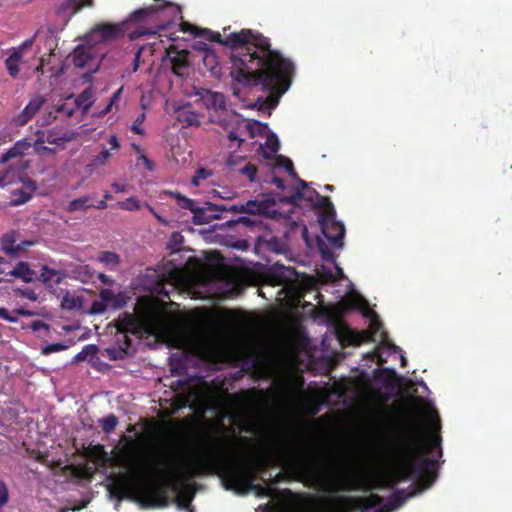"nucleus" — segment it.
Returning <instances> with one entry per match:
<instances>
[{
	"instance_id": "obj_1",
	"label": "nucleus",
	"mask_w": 512,
	"mask_h": 512,
	"mask_svg": "<svg viewBox=\"0 0 512 512\" xmlns=\"http://www.w3.org/2000/svg\"><path fill=\"white\" fill-rule=\"evenodd\" d=\"M210 446L202 450L192 461L171 466L168 470L150 467L138 452L139 443L131 436L123 434L120 441L125 444L118 450L113 449L109 456L102 444L90 445L86 454L90 461L101 468H107L113 462L127 469L126 473L111 476L108 486L111 498L119 502L128 495L132 485L146 477L150 472L162 473L170 481L190 479L195 476L217 474L226 490L237 494L256 492L257 496L273 497L277 492L278 480L265 485L255 484L259 471L258 464L238 454L234 449V439L228 436H210Z\"/></svg>"
},
{
	"instance_id": "obj_2",
	"label": "nucleus",
	"mask_w": 512,
	"mask_h": 512,
	"mask_svg": "<svg viewBox=\"0 0 512 512\" xmlns=\"http://www.w3.org/2000/svg\"><path fill=\"white\" fill-rule=\"evenodd\" d=\"M419 429H414L410 435H402L393 439L385 450V457L394 469V475H381L373 479H365L356 475H339L326 477L322 473V463L306 445H298L285 451V459L289 467L303 477L315 480L323 491L328 492H370L374 489H392L400 480L418 477L419 491L431 486L436 478L437 462L427 455L434 448H440L441 437L434 435L420 440Z\"/></svg>"
},
{
	"instance_id": "obj_3",
	"label": "nucleus",
	"mask_w": 512,
	"mask_h": 512,
	"mask_svg": "<svg viewBox=\"0 0 512 512\" xmlns=\"http://www.w3.org/2000/svg\"><path fill=\"white\" fill-rule=\"evenodd\" d=\"M189 30L195 36L210 34V41L232 50L230 76L233 81L243 87L260 86L263 92L268 93L265 99H257L259 110L277 107L281 96L291 86L295 65L271 48L268 37L251 29H241L223 37L219 32L199 30L189 23L182 24V31Z\"/></svg>"
},
{
	"instance_id": "obj_4",
	"label": "nucleus",
	"mask_w": 512,
	"mask_h": 512,
	"mask_svg": "<svg viewBox=\"0 0 512 512\" xmlns=\"http://www.w3.org/2000/svg\"><path fill=\"white\" fill-rule=\"evenodd\" d=\"M117 332L131 333L136 336L143 334L156 335L163 331L162 313L149 302H140L134 313L124 312L116 320Z\"/></svg>"
},
{
	"instance_id": "obj_5",
	"label": "nucleus",
	"mask_w": 512,
	"mask_h": 512,
	"mask_svg": "<svg viewBox=\"0 0 512 512\" xmlns=\"http://www.w3.org/2000/svg\"><path fill=\"white\" fill-rule=\"evenodd\" d=\"M221 127L227 131L228 139L236 141L237 147H241L245 139L242 135L246 133L250 138L263 136L268 130L267 124L254 119H244L240 114H229V117L218 120Z\"/></svg>"
},
{
	"instance_id": "obj_6",
	"label": "nucleus",
	"mask_w": 512,
	"mask_h": 512,
	"mask_svg": "<svg viewBox=\"0 0 512 512\" xmlns=\"http://www.w3.org/2000/svg\"><path fill=\"white\" fill-rule=\"evenodd\" d=\"M198 95L205 107L209 110V117L212 123H216L221 126V123L218 120L229 117V114H237L236 112L227 109L226 98L224 94L220 92L202 89L198 92Z\"/></svg>"
},
{
	"instance_id": "obj_7",
	"label": "nucleus",
	"mask_w": 512,
	"mask_h": 512,
	"mask_svg": "<svg viewBox=\"0 0 512 512\" xmlns=\"http://www.w3.org/2000/svg\"><path fill=\"white\" fill-rule=\"evenodd\" d=\"M20 234L16 231H9L5 233L0 239L1 251L12 259L18 258L27 249L35 245V241L20 240Z\"/></svg>"
},
{
	"instance_id": "obj_8",
	"label": "nucleus",
	"mask_w": 512,
	"mask_h": 512,
	"mask_svg": "<svg viewBox=\"0 0 512 512\" xmlns=\"http://www.w3.org/2000/svg\"><path fill=\"white\" fill-rule=\"evenodd\" d=\"M34 38H36V41L39 43V52L43 50L47 51V56L54 55V51L56 50L58 46V40L56 36V32L52 28L47 29H39L34 34ZM45 55L44 53L42 57L40 58V64L36 68L37 71H40L43 73V66L45 63Z\"/></svg>"
},
{
	"instance_id": "obj_9",
	"label": "nucleus",
	"mask_w": 512,
	"mask_h": 512,
	"mask_svg": "<svg viewBox=\"0 0 512 512\" xmlns=\"http://www.w3.org/2000/svg\"><path fill=\"white\" fill-rule=\"evenodd\" d=\"M190 52L188 50H178L175 45H171L167 50L162 61L169 60L172 73L179 77H184L189 67Z\"/></svg>"
},
{
	"instance_id": "obj_10",
	"label": "nucleus",
	"mask_w": 512,
	"mask_h": 512,
	"mask_svg": "<svg viewBox=\"0 0 512 512\" xmlns=\"http://www.w3.org/2000/svg\"><path fill=\"white\" fill-rule=\"evenodd\" d=\"M326 224L327 228L325 229L321 226L323 235L331 244L337 248H342L345 234L344 225L341 222L336 221L335 216H332L331 220H327Z\"/></svg>"
},
{
	"instance_id": "obj_11",
	"label": "nucleus",
	"mask_w": 512,
	"mask_h": 512,
	"mask_svg": "<svg viewBox=\"0 0 512 512\" xmlns=\"http://www.w3.org/2000/svg\"><path fill=\"white\" fill-rule=\"evenodd\" d=\"M79 137V133L70 129H51L45 134V138L42 140L51 145L61 146Z\"/></svg>"
},
{
	"instance_id": "obj_12",
	"label": "nucleus",
	"mask_w": 512,
	"mask_h": 512,
	"mask_svg": "<svg viewBox=\"0 0 512 512\" xmlns=\"http://www.w3.org/2000/svg\"><path fill=\"white\" fill-rule=\"evenodd\" d=\"M297 277V272L295 268L284 267V266H274L271 271V278L274 283L279 286L290 287L293 286L294 281Z\"/></svg>"
},
{
	"instance_id": "obj_13",
	"label": "nucleus",
	"mask_w": 512,
	"mask_h": 512,
	"mask_svg": "<svg viewBox=\"0 0 512 512\" xmlns=\"http://www.w3.org/2000/svg\"><path fill=\"white\" fill-rule=\"evenodd\" d=\"M46 99L42 95L34 96L29 103L25 106L23 111L15 118L17 125L23 126L31 120L35 114L40 110Z\"/></svg>"
},
{
	"instance_id": "obj_14",
	"label": "nucleus",
	"mask_w": 512,
	"mask_h": 512,
	"mask_svg": "<svg viewBox=\"0 0 512 512\" xmlns=\"http://www.w3.org/2000/svg\"><path fill=\"white\" fill-rule=\"evenodd\" d=\"M168 6L167 4L157 7L155 5H150L147 7H142L134 12H132L129 16V21L131 22H146L152 19H156L160 16L161 13L164 12V8Z\"/></svg>"
},
{
	"instance_id": "obj_15",
	"label": "nucleus",
	"mask_w": 512,
	"mask_h": 512,
	"mask_svg": "<svg viewBox=\"0 0 512 512\" xmlns=\"http://www.w3.org/2000/svg\"><path fill=\"white\" fill-rule=\"evenodd\" d=\"M36 190L37 184L33 180L24 181L20 188L13 190L11 204L17 206L26 203Z\"/></svg>"
},
{
	"instance_id": "obj_16",
	"label": "nucleus",
	"mask_w": 512,
	"mask_h": 512,
	"mask_svg": "<svg viewBox=\"0 0 512 512\" xmlns=\"http://www.w3.org/2000/svg\"><path fill=\"white\" fill-rule=\"evenodd\" d=\"M92 34H97L100 41L116 39L124 34L120 25L111 23H100L94 26Z\"/></svg>"
},
{
	"instance_id": "obj_17",
	"label": "nucleus",
	"mask_w": 512,
	"mask_h": 512,
	"mask_svg": "<svg viewBox=\"0 0 512 512\" xmlns=\"http://www.w3.org/2000/svg\"><path fill=\"white\" fill-rule=\"evenodd\" d=\"M317 203L315 206L319 209L318 213V221L320 226H323V228H327V220H331L332 216H336L335 209L333 206V203L331 202L330 198L328 196H322L317 198Z\"/></svg>"
},
{
	"instance_id": "obj_18",
	"label": "nucleus",
	"mask_w": 512,
	"mask_h": 512,
	"mask_svg": "<svg viewBox=\"0 0 512 512\" xmlns=\"http://www.w3.org/2000/svg\"><path fill=\"white\" fill-rule=\"evenodd\" d=\"M7 276L21 279L25 283H31L36 279L37 273L28 262L20 261L7 272Z\"/></svg>"
},
{
	"instance_id": "obj_19",
	"label": "nucleus",
	"mask_w": 512,
	"mask_h": 512,
	"mask_svg": "<svg viewBox=\"0 0 512 512\" xmlns=\"http://www.w3.org/2000/svg\"><path fill=\"white\" fill-rule=\"evenodd\" d=\"M116 340L119 348L117 350H108V355L113 360L123 359L128 354V350L132 347V340L126 332H117Z\"/></svg>"
},
{
	"instance_id": "obj_20",
	"label": "nucleus",
	"mask_w": 512,
	"mask_h": 512,
	"mask_svg": "<svg viewBox=\"0 0 512 512\" xmlns=\"http://www.w3.org/2000/svg\"><path fill=\"white\" fill-rule=\"evenodd\" d=\"M143 500L150 507H165L168 503L166 489L162 486L156 487L148 491Z\"/></svg>"
},
{
	"instance_id": "obj_21",
	"label": "nucleus",
	"mask_w": 512,
	"mask_h": 512,
	"mask_svg": "<svg viewBox=\"0 0 512 512\" xmlns=\"http://www.w3.org/2000/svg\"><path fill=\"white\" fill-rule=\"evenodd\" d=\"M175 113L177 121L185 127L200 125L199 114L193 111L190 105L176 109Z\"/></svg>"
},
{
	"instance_id": "obj_22",
	"label": "nucleus",
	"mask_w": 512,
	"mask_h": 512,
	"mask_svg": "<svg viewBox=\"0 0 512 512\" xmlns=\"http://www.w3.org/2000/svg\"><path fill=\"white\" fill-rule=\"evenodd\" d=\"M194 495V491L188 486L179 488L176 496L177 506L187 512H195V508L191 505Z\"/></svg>"
},
{
	"instance_id": "obj_23",
	"label": "nucleus",
	"mask_w": 512,
	"mask_h": 512,
	"mask_svg": "<svg viewBox=\"0 0 512 512\" xmlns=\"http://www.w3.org/2000/svg\"><path fill=\"white\" fill-rule=\"evenodd\" d=\"M93 0H66L60 7L59 12L66 16H73L82 8L91 7Z\"/></svg>"
},
{
	"instance_id": "obj_24",
	"label": "nucleus",
	"mask_w": 512,
	"mask_h": 512,
	"mask_svg": "<svg viewBox=\"0 0 512 512\" xmlns=\"http://www.w3.org/2000/svg\"><path fill=\"white\" fill-rule=\"evenodd\" d=\"M32 148L30 142L26 140L17 141L2 157L3 162H7L11 158L25 155Z\"/></svg>"
},
{
	"instance_id": "obj_25",
	"label": "nucleus",
	"mask_w": 512,
	"mask_h": 512,
	"mask_svg": "<svg viewBox=\"0 0 512 512\" xmlns=\"http://www.w3.org/2000/svg\"><path fill=\"white\" fill-rule=\"evenodd\" d=\"M83 307V297L76 295L74 292L67 291L62 300H61V308L64 310H76L82 309Z\"/></svg>"
},
{
	"instance_id": "obj_26",
	"label": "nucleus",
	"mask_w": 512,
	"mask_h": 512,
	"mask_svg": "<svg viewBox=\"0 0 512 512\" xmlns=\"http://www.w3.org/2000/svg\"><path fill=\"white\" fill-rule=\"evenodd\" d=\"M298 184L301 189H298L292 196L293 200L305 198L306 200L313 202L315 199L320 197V194L314 188H309L307 182L304 180L298 179Z\"/></svg>"
},
{
	"instance_id": "obj_27",
	"label": "nucleus",
	"mask_w": 512,
	"mask_h": 512,
	"mask_svg": "<svg viewBox=\"0 0 512 512\" xmlns=\"http://www.w3.org/2000/svg\"><path fill=\"white\" fill-rule=\"evenodd\" d=\"M272 202L269 200H249L244 203L245 213L247 214H265L270 208Z\"/></svg>"
},
{
	"instance_id": "obj_28",
	"label": "nucleus",
	"mask_w": 512,
	"mask_h": 512,
	"mask_svg": "<svg viewBox=\"0 0 512 512\" xmlns=\"http://www.w3.org/2000/svg\"><path fill=\"white\" fill-rule=\"evenodd\" d=\"M21 59V51H13V53L5 60V67L12 78H16L19 75V63Z\"/></svg>"
},
{
	"instance_id": "obj_29",
	"label": "nucleus",
	"mask_w": 512,
	"mask_h": 512,
	"mask_svg": "<svg viewBox=\"0 0 512 512\" xmlns=\"http://www.w3.org/2000/svg\"><path fill=\"white\" fill-rule=\"evenodd\" d=\"M64 278V273L59 270L52 269L47 265H43L41 268L40 279L43 283H48L51 281H55L57 284L62 281Z\"/></svg>"
},
{
	"instance_id": "obj_30",
	"label": "nucleus",
	"mask_w": 512,
	"mask_h": 512,
	"mask_svg": "<svg viewBox=\"0 0 512 512\" xmlns=\"http://www.w3.org/2000/svg\"><path fill=\"white\" fill-rule=\"evenodd\" d=\"M98 261L103 263L110 270L116 269L120 263L119 256L115 252L110 251L100 252Z\"/></svg>"
},
{
	"instance_id": "obj_31",
	"label": "nucleus",
	"mask_w": 512,
	"mask_h": 512,
	"mask_svg": "<svg viewBox=\"0 0 512 512\" xmlns=\"http://www.w3.org/2000/svg\"><path fill=\"white\" fill-rule=\"evenodd\" d=\"M93 96L94 93L91 88H87L84 91H82L77 98L74 100V105L78 109L80 107H83L84 109L90 108V106L93 103Z\"/></svg>"
},
{
	"instance_id": "obj_32",
	"label": "nucleus",
	"mask_w": 512,
	"mask_h": 512,
	"mask_svg": "<svg viewBox=\"0 0 512 512\" xmlns=\"http://www.w3.org/2000/svg\"><path fill=\"white\" fill-rule=\"evenodd\" d=\"M88 202L89 197L87 196L76 198L69 202L66 211L72 213L79 210H86L91 207L90 205H88Z\"/></svg>"
},
{
	"instance_id": "obj_33",
	"label": "nucleus",
	"mask_w": 512,
	"mask_h": 512,
	"mask_svg": "<svg viewBox=\"0 0 512 512\" xmlns=\"http://www.w3.org/2000/svg\"><path fill=\"white\" fill-rule=\"evenodd\" d=\"M99 425L103 432L110 434L113 432L118 425V418L114 414H110L99 420Z\"/></svg>"
},
{
	"instance_id": "obj_34",
	"label": "nucleus",
	"mask_w": 512,
	"mask_h": 512,
	"mask_svg": "<svg viewBox=\"0 0 512 512\" xmlns=\"http://www.w3.org/2000/svg\"><path fill=\"white\" fill-rule=\"evenodd\" d=\"M170 194L177 200V204L182 208L189 211H194L196 203L194 200L182 195L179 192H170Z\"/></svg>"
},
{
	"instance_id": "obj_35",
	"label": "nucleus",
	"mask_w": 512,
	"mask_h": 512,
	"mask_svg": "<svg viewBox=\"0 0 512 512\" xmlns=\"http://www.w3.org/2000/svg\"><path fill=\"white\" fill-rule=\"evenodd\" d=\"M193 213V223L196 225L208 224L211 216L207 215L204 208L196 206Z\"/></svg>"
},
{
	"instance_id": "obj_36",
	"label": "nucleus",
	"mask_w": 512,
	"mask_h": 512,
	"mask_svg": "<svg viewBox=\"0 0 512 512\" xmlns=\"http://www.w3.org/2000/svg\"><path fill=\"white\" fill-rule=\"evenodd\" d=\"M276 163L278 166L284 167L292 178H298V175L293 166V162L288 157L279 155L276 158Z\"/></svg>"
},
{
	"instance_id": "obj_37",
	"label": "nucleus",
	"mask_w": 512,
	"mask_h": 512,
	"mask_svg": "<svg viewBox=\"0 0 512 512\" xmlns=\"http://www.w3.org/2000/svg\"><path fill=\"white\" fill-rule=\"evenodd\" d=\"M263 148L269 150L271 154H275L280 149V143L277 135L275 133H270L267 135L265 144Z\"/></svg>"
},
{
	"instance_id": "obj_38",
	"label": "nucleus",
	"mask_w": 512,
	"mask_h": 512,
	"mask_svg": "<svg viewBox=\"0 0 512 512\" xmlns=\"http://www.w3.org/2000/svg\"><path fill=\"white\" fill-rule=\"evenodd\" d=\"M117 206L125 211H137L140 209V203L135 197H130L124 201H120Z\"/></svg>"
},
{
	"instance_id": "obj_39",
	"label": "nucleus",
	"mask_w": 512,
	"mask_h": 512,
	"mask_svg": "<svg viewBox=\"0 0 512 512\" xmlns=\"http://www.w3.org/2000/svg\"><path fill=\"white\" fill-rule=\"evenodd\" d=\"M317 246L322 260L327 262L334 260V253L325 242L319 240Z\"/></svg>"
},
{
	"instance_id": "obj_40",
	"label": "nucleus",
	"mask_w": 512,
	"mask_h": 512,
	"mask_svg": "<svg viewBox=\"0 0 512 512\" xmlns=\"http://www.w3.org/2000/svg\"><path fill=\"white\" fill-rule=\"evenodd\" d=\"M211 175H212V172L210 170H207L205 168H199V169L196 170L195 175L192 177L191 183L194 186H199L200 182L202 180L207 179Z\"/></svg>"
},
{
	"instance_id": "obj_41",
	"label": "nucleus",
	"mask_w": 512,
	"mask_h": 512,
	"mask_svg": "<svg viewBox=\"0 0 512 512\" xmlns=\"http://www.w3.org/2000/svg\"><path fill=\"white\" fill-rule=\"evenodd\" d=\"M89 58L90 56L83 49H77L73 57V62L77 67H84Z\"/></svg>"
},
{
	"instance_id": "obj_42",
	"label": "nucleus",
	"mask_w": 512,
	"mask_h": 512,
	"mask_svg": "<svg viewBox=\"0 0 512 512\" xmlns=\"http://www.w3.org/2000/svg\"><path fill=\"white\" fill-rule=\"evenodd\" d=\"M133 147L136 150V152L140 153L137 158V165L142 164L148 171H152L154 167L153 162L149 158H147L143 153H141V148L139 146L133 144Z\"/></svg>"
},
{
	"instance_id": "obj_43",
	"label": "nucleus",
	"mask_w": 512,
	"mask_h": 512,
	"mask_svg": "<svg viewBox=\"0 0 512 512\" xmlns=\"http://www.w3.org/2000/svg\"><path fill=\"white\" fill-rule=\"evenodd\" d=\"M67 349V345L63 343H51L42 347L41 353L43 355H49L51 353L60 352Z\"/></svg>"
},
{
	"instance_id": "obj_44",
	"label": "nucleus",
	"mask_w": 512,
	"mask_h": 512,
	"mask_svg": "<svg viewBox=\"0 0 512 512\" xmlns=\"http://www.w3.org/2000/svg\"><path fill=\"white\" fill-rule=\"evenodd\" d=\"M241 174L246 176L249 181L253 182L256 180L257 167L252 163H247L243 168L240 169Z\"/></svg>"
},
{
	"instance_id": "obj_45",
	"label": "nucleus",
	"mask_w": 512,
	"mask_h": 512,
	"mask_svg": "<svg viewBox=\"0 0 512 512\" xmlns=\"http://www.w3.org/2000/svg\"><path fill=\"white\" fill-rule=\"evenodd\" d=\"M76 109L77 108L75 107L74 103L71 105L66 102L58 105L56 108V112L65 115L67 118H70L73 116Z\"/></svg>"
},
{
	"instance_id": "obj_46",
	"label": "nucleus",
	"mask_w": 512,
	"mask_h": 512,
	"mask_svg": "<svg viewBox=\"0 0 512 512\" xmlns=\"http://www.w3.org/2000/svg\"><path fill=\"white\" fill-rule=\"evenodd\" d=\"M144 120H145V113H140L134 120V122L131 126V130L136 134L142 135L144 133V130L142 128V124H143Z\"/></svg>"
},
{
	"instance_id": "obj_47",
	"label": "nucleus",
	"mask_w": 512,
	"mask_h": 512,
	"mask_svg": "<svg viewBox=\"0 0 512 512\" xmlns=\"http://www.w3.org/2000/svg\"><path fill=\"white\" fill-rule=\"evenodd\" d=\"M111 157V153L108 149H103L94 159V163L96 165H105L109 158Z\"/></svg>"
},
{
	"instance_id": "obj_48",
	"label": "nucleus",
	"mask_w": 512,
	"mask_h": 512,
	"mask_svg": "<svg viewBox=\"0 0 512 512\" xmlns=\"http://www.w3.org/2000/svg\"><path fill=\"white\" fill-rule=\"evenodd\" d=\"M8 489L6 484L0 480V506L5 505L8 502Z\"/></svg>"
},
{
	"instance_id": "obj_49",
	"label": "nucleus",
	"mask_w": 512,
	"mask_h": 512,
	"mask_svg": "<svg viewBox=\"0 0 512 512\" xmlns=\"http://www.w3.org/2000/svg\"><path fill=\"white\" fill-rule=\"evenodd\" d=\"M30 328L32 329V331L37 332L41 329L49 331L50 327L46 322H43L41 320H36L30 324Z\"/></svg>"
},
{
	"instance_id": "obj_50",
	"label": "nucleus",
	"mask_w": 512,
	"mask_h": 512,
	"mask_svg": "<svg viewBox=\"0 0 512 512\" xmlns=\"http://www.w3.org/2000/svg\"><path fill=\"white\" fill-rule=\"evenodd\" d=\"M220 210L222 211H230V212H234V213H245V206L244 204H240V205H232L230 207H226V206H221V207H218Z\"/></svg>"
},
{
	"instance_id": "obj_51",
	"label": "nucleus",
	"mask_w": 512,
	"mask_h": 512,
	"mask_svg": "<svg viewBox=\"0 0 512 512\" xmlns=\"http://www.w3.org/2000/svg\"><path fill=\"white\" fill-rule=\"evenodd\" d=\"M144 49H145L144 46L139 47L137 49L136 53H135V57H134V60H133V68H132L133 72H136L139 69L140 57H141V54H142Z\"/></svg>"
},
{
	"instance_id": "obj_52",
	"label": "nucleus",
	"mask_w": 512,
	"mask_h": 512,
	"mask_svg": "<svg viewBox=\"0 0 512 512\" xmlns=\"http://www.w3.org/2000/svg\"><path fill=\"white\" fill-rule=\"evenodd\" d=\"M34 41H36V38H34V36H33L32 38L25 40L14 51H21V57H23L24 50L30 48L33 45Z\"/></svg>"
},
{
	"instance_id": "obj_53",
	"label": "nucleus",
	"mask_w": 512,
	"mask_h": 512,
	"mask_svg": "<svg viewBox=\"0 0 512 512\" xmlns=\"http://www.w3.org/2000/svg\"><path fill=\"white\" fill-rule=\"evenodd\" d=\"M11 264L2 256H0V275H7Z\"/></svg>"
},
{
	"instance_id": "obj_54",
	"label": "nucleus",
	"mask_w": 512,
	"mask_h": 512,
	"mask_svg": "<svg viewBox=\"0 0 512 512\" xmlns=\"http://www.w3.org/2000/svg\"><path fill=\"white\" fill-rule=\"evenodd\" d=\"M0 318L13 323L17 321L16 317L10 316L9 311L6 308H0Z\"/></svg>"
},
{
	"instance_id": "obj_55",
	"label": "nucleus",
	"mask_w": 512,
	"mask_h": 512,
	"mask_svg": "<svg viewBox=\"0 0 512 512\" xmlns=\"http://www.w3.org/2000/svg\"><path fill=\"white\" fill-rule=\"evenodd\" d=\"M22 295L32 301H35L37 299V294L35 293V291L29 288L23 290Z\"/></svg>"
},
{
	"instance_id": "obj_56",
	"label": "nucleus",
	"mask_w": 512,
	"mask_h": 512,
	"mask_svg": "<svg viewBox=\"0 0 512 512\" xmlns=\"http://www.w3.org/2000/svg\"><path fill=\"white\" fill-rule=\"evenodd\" d=\"M110 149L117 151L120 148V143L116 135H112L109 139Z\"/></svg>"
},
{
	"instance_id": "obj_57",
	"label": "nucleus",
	"mask_w": 512,
	"mask_h": 512,
	"mask_svg": "<svg viewBox=\"0 0 512 512\" xmlns=\"http://www.w3.org/2000/svg\"><path fill=\"white\" fill-rule=\"evenodd\" d=\"M105 310V306L103 303L94 302L91 307L92 313H102Z\"/></svg>"
},
{
	"instance_id": "obj_58",
	"label": "nucleus",
	"mask_w": 512,
	"mask_h": 512,
	"mask_svg": "<svg viewBox=\"0 0 512 512\" xmlns=\"http://www.w3.org/2000/svg\"><path fill=\"white\" fill-rule=\"evenodd\" d=\"M15 313L17 315H20V316H24V317H31V316H35L36 313L33 312V311H30V310H26L24 308H19V309H16L15 310Z\"/></svg>"
},
{
	"instance_id": "obj_59",
	"label": "nucleus",
	"mask_w": 512,
	"mask_h": 512,
	"mask_svg": "<svg viewBox=\"0 0 512 512\" xmlns=\"http://www.w3.org/2000/svg\"><path fill=\"white\" fill-rule=\"evenodd\" d=\"M271 183L274 184L277 188L283 190L285 188V182L282 178L274 176L271 180Z\"/></svg>"
},
{
	"instance_id": "obj_60",
	"label": "nucleus",
	"mask_w": 512,
	"mask_h": 512,
	"mask_svg": "<svg viewBox=\"0 0 512 512\" xmlns=\"http://www.w3.org/2000/svg\"><path fill=\"white\" fill-rule=\"evenodd\" d=\"M112 188L116 192H125L127 190V185L115 182L112 184Z\"/></svg>"
},
{
	"instance_id": "obj_61",
	"label": "nucleus",
	"mask_w": 512,
	"mask_h": 512,
	"mask_svg": "<svg viewBox=\"0 0 512 512\" xmlns=\"http://www.w3.org/2000/svg\"><path fill=\"white\" fill-rule=\"evenodd\" d=\"M381 328H382V323L378 319H375L372 321L371 329L373 330V333L378 332Z\"/></svg>"
},
{
	"instance_id": "obj_62",
	"label": "nucleus",
	"mask_w": 512,
	"mask_h": 512,
	"mask_svg": "<svg viewBox=\"0 0 512 512\" xmlns=\"http://www.w3.org/2000/svg\"><path fill=\"white\" fill-rule=\"evenodd\" d=\"M431 422H432V425H433L434 429H436V430L440 429V419H439V416L437 414L433 415V417L431 419Z\"/></svg>"
},
{
	"instance_id": "obj_63",
	"label": "nucleus",
	"mask_w": 512,
	"mask_h": 512,
	"mask_svg": "<svg viewBox=\"0 0 512 512\" xmlns=\"http://www.w3.org/2000/svg\"><path fill=\"white\" fill-rule=\"evenodd\" d=\"M91 207L97 208V209H105L107 208V202L105 200L99 201L95 205H90Z\"/></svg>"
},
{
	"instance_id": "obj_64",
	"label": "nucleus",
	"mask_w": 512,
	"mask_h": 512,
	"mask_svg": "<svg viewBox=\"0 0 512 512\" xmlns=\"http://www.w3.org/2000/svg\"><path fill=\"white\" fill-rule=\"evenodd\" d=\"M99 279L104 284H110L111 283V280L109 279V277L107 275L103 274V273L99 274Z\"/></svg>"
}]
</instances>
